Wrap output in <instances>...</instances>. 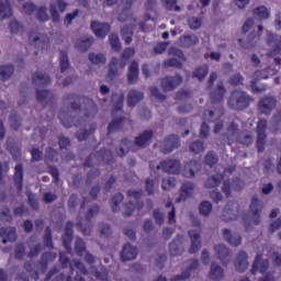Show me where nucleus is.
<instances>
[{"instance_id": "obj_58", "label": "nucleus", "mask_w": 281, "mask_h": 281, "mask_svg": "<svg viewBox=\"0 0 281 281\" xmlns=\"http://www.w3.org/2000/svg\"><path fill=\"white\" fill-rule=\"evenodd\" d=\"M191 153H194L195 155L201 153L203 150V143L201 142H194L190 145Z\"/></svg>"}, {"instance_id": "obj_45", "label": "nucleus", "mask_w": 281, "mask_h": 281, "mask_svg": "<svg viewBox=\"0 0 281 281\" xmlns=\"http://www.w3.org/2000/svg\"><path fill=\"white\" fill-rule=\"evenodd\" d=\"M33 80L35 85H47L49 82V77L41 72L34 75Z\"/></svg>"}, {"instance_id": "obj_38", "label": "nucleus", "mask_w": 281, "mask_h": 281, "mask_svg": "<svg viewBox=\"0 0 281 281\" xmlns=\"http://www.w3.org/2000/svg\"><path fill=\"white\" fill-rule=\"evenodd\" d=\"M121 34L126 43V45L131 44L133 41V26H125L122 29Z\"/></svg>"}, {"instance_id": "obj_10", "label": "nucleus", "mask_w": 281, "mask_h": 281, "mask_svg": "<svg viewBox=\"0 0 281 281\" xmlns=\"http://www.w3.org/2000/svg\"><path fill=\"white\" fill-rule=\"evenodd\" d=\"M181 82H183V79L181 78V76L167 77L162 80V88L166 91H172V89H176V87H179Z\"/></svg>"}, {"instance_id": "obj_49", "label": "nucleus", "mask_w": 281, "mask_h": 281, "mask_svg": "<svg viewBox=\"0 0 281 281\" xmlns=\"http://www.w3.org/2000/svg\"><path fill=\"white\" fill-rule=\"evenodd\" d=\"M168 10L181 11V7L177 5V0H161Z\"/></svg>"}, {"instance_id": "obj_22", "label": "nucleus", "mask_w": 281, "mask_h": 281, "mask_svg": "<svg viewBox=\"0 0 281 281\" xmlns=\"http://www.w3.org/2000/svg\"><path fill=\"white\" fill-rule=\"evenodd\" d=\"M199 170H201V164L199 161H191L186 165L183 175L184 177H188V178L194 177V173L199 172Z\"/></svg>"}, {"instance_id": "obj_6", "label": "nucleus", "mask_w": 281, "mask_h": 281, "mask_svg": "<svg viewBox=\"0 0 281 281\" xmlns=\"http://www.w3.org/2000/svg\"><path fill=\"white\" fill-rule=\"evenodd\" d=\"M265 131H267V120H259L258 125H257V148L259 153H262L265 150Z\"/></svg>"}, {"instance_id": "obj_1", "label": "nucleus", "mask_w": 281, "mask_h": 281, "mask_svg": "<svg viewBox=\"0 0 281 281\" xmlns=\"http://www.w3.org/2000/svg\"><path fill=\"white\" fill-rule=\"evenodd\" d=\"M132 56H135V49L127 48L124 50L122 59L112 58V60L110 61L108 80H113V78L120 76V71H122L124 67H126V60H128V58H132Z\"/></svg>"}, {"instance_id": "obj_3", "label": "nucleus", "mask_w": 281, "mask_h": 281, "mask_svg": "<svg viewBox=\"0 0 281 281\" xmlns=\"http://www.w3.org/2000/svg\"><path fill=\"white\" fill-rule=\"evenodd\" d=\"M227 139H238L240 144L249 146V144L254 143V136L249 134L241 133L238 135V125L233 123L227 131Z\"/></svg>"}, {"instance_id": "obj_40", "label": "nucleus", "mask_w": 281, "mask_h": 281, "mask_svg": "<svg viewBox=\"0 0 281 281\" xmlns=\"http://www.w3.org/2000/svg\"><path fill=\"white\" fill-rule=\"evenodd\" d=\"M169 251L171 256H179L183 251V248H181V244L179 240H175L169 245Z\"/></svg>"}, {"instance_id": "obj_41", "label": "nucleus", "mask_w": 281, "mask_h": 281, "mask_svg": "<svg viewBox=\"0 0 281 281\" xmlns=\"http://www.w3.org/2000/svg\"><path fill=\"white\" fill-rule=\"evenodd\" d=\"M214 249L222 262L224 258H227V256H229V250H227V248L223 245L215 246Z\"/></svg>"}, {"instance_id": "obj_2", "label": "nucleus", "mask_w": 281, "mask_h": 281, "mask_svg": "<svg viewBox=\"0 0 281 281\" xmlns=\"http://www.w3.org/2000/svg\"><path fill=\"white\" fill-rule=\"evenodd\" d=\"M251 102V99L247 93L237 90L234 91L232 97L228 100V105L231 109H234L235 111H243V109H247L249 106V103Z\"/></svg>"}, {"instance_id": "obj_27", "label": "nucleus", "mask_w": 281, "mask_h": 281, "mask_svg": "<svg viewBox=\"0 0 281 281\" xmlns=\"http://www.w3.org/2000/svg\"><path fill=\"white\" fill-rule=\"evenodd\" d=\"M137 76H139V65L137 63H132L130 66V72L127 75L128 82L131 85L137 82Z\"/></svg>"}, {"instance_id": "obj_25", "label": "nucleus", "mask_w": 281, "mask_h": 281, "mask_svg": "<svg viewBox=\"0 0 281 281\" xmlns=\"http://www.w3.org/2000/svg\"><path fill=\"white\" fill-rule=\"evenodd\" d=\"M30 43H32L35 47H46L48 40L47 36H38V35H30L29 37Z\"/></svg>"}, {"instance_id": "obj_37", "label": "nucleus", "mask_w": 281, "mask_h": 281, "mask_svg": "<svg viewBox=\"0 0 281 281\" xmlns=\"http://www.w3.org/2000/svg\"><path fill=\"white\" fill-rule=\"evenodd\" d=\"M89 60L92 61L93 65H104V63H106V57L100 53H91L89 55Z\"/></svg>"}, {"instance_id": "obj_34", "label": "nucleus", "mask_w": 281, "mask_h": 281, "mask_svg": "<svg viewBox=\"0 0 281 281\" xmlns=\"http://www.w3.org/2000/svg\"><path fill=\"white\" fill-rule=\"evenodd\" d=\"M196 269H199V260H192L191 267L188 270L190 273L184 272L181 277H176L172 281H183L186 278H190V276H192Z\"/></svg>"}, {"instance_id": "obj_46", "label": "nucleus", "mask_w": 281, "mask_h": 281, "mask_svg": "<svg viewBox=\"0 0 281 281\" xmlns=\"http://www.w3.org/2000/svg\"><path fill=\"white\" fill-rule=\"evenodd\" d=\"M210 212H212V203L204 201L200 204V214L202 216H207L210 215Z\"/></svg>"}, {"instance_id": "obj_7", "label": "nucleus", "mask_w": 281, "mask_h": 281, "mask_svg": "<svg viewBox=\"0 0 281 281\" xmlns=\"http://www.w3.org/2000/svg\"><path fill=\"white\" fill-rule=\"evenodd\" d=\"M91 30L98 38H104L109 34L111 26L106 23L92 22Z\"/></svg>"}, {"instance_id": "obj_14", "label": "nucleus", "mask_w": 281, "mask_h": 281, "mask_svg": "<svg viewBox=\"0 0 281 281\" xmlns=\"http://www.w3.org/2000/svg\"><path fill=\"white\" fill-rule=\"evenodd\" d=\"M223 236L229 245H233L234 247H237V245H240L243 243V238L238 234H233L231 229H224Z\"/></svg>"}, {"instance_id": "obj_12", "label": "nucleus", "mask_w": 281, "mask_h": 281, "mask_svg": "<svg viewBox=\"0 0 281 281\" xmlns=\"http://www.w3.org/2000/svg\"><path fill=\"white\" fill-rule=\"evenodd\" d=\"M238 209L237 203H231L228 204L223 212L222 220L229 222L235 221L236 218V210Z\"/></svg>"}, {"instance_id": "obj_20", "label": "nucleus", "mask_w": 281, "mask_h": 281, "mask_svg": "<svg viewBox=\"0 0 281 281\" xmlns=\"http://www.w3.org/2000/svg\"><path fill=\"white\" fill-rule=\"evenodd\" d=\"M179 137L177 135H172L166 140V146H168V148H161V151L165 155H168V153H172L175 148H179Z\"/></svg>"}, {"instance_id": "obj_8", "label": "nucleus", "mask_w": 281, "mask_h": 281, "mask_svg": "<svg viewBox=\"0 0 281 281\" xmlns=\"http://www.w3.org/2000/svg\"><path fill=\"white\" fill-rule=\"evenodd\" d=\"M269 269V261L262 259V255L258 254L252 266V273H258V271L262 274L267 273Z\"/></svg>"}, {"instance_id": "obj_16", "label": "nucleus", "mask_w": 281, "mask_h": 281, "mask_svg": "<svg viewBox=\"0 0 281 281\" xmlns=\"http://www.w3.org/2000/svg\"><path fill=\"white\" fill-rule=\"evenodd\" d=\"M137 258V248L133 247L131 244H126L123 247L122 259L123 260H135Z\"/></svg>"}, {"instance_id": "obj_61", "label": "nucleus", "mask_w": 281, "mask_h": 281, "mask_svg": "<svg viewBox=\"0 0 281 281\" xmlns=\"http://www.w3.org/2000/svg\"><path fill=\"white\" fill-rule=\"evenodd\" d=\"M10 27H11L12 34H19L23 32V27L16 21L11 22Z\"/></svg>"}, {"instance_id": "obj_57", "label": "nucleus", "mask_w": 281, "mask_h": 281, "mask_svg": "<svg viewBox=\"0 0 281 281\" xmlns=\"http://www.w3.org/2000/svg\"><path fill=\"white\" fill-rule=\"evenodd\" d=\"M75 249L79 256L85 254V241L81 238H77Z\"/></svg>"}, {"instance_id": "obj_32", "label": "nucleus", "mask_w": 281, "mask_h": 281, "mask_svg": "<svg viewBox=\"0 0 281 281\" xmlns=\"http://www.w3.org/2000/svg\"><path fill=\"white\" fill-rule=\"evenodd\" d=\"M223 115V110L218 109L215 111H205L204 112V120L206 122H216Z\"/></svg>"}, {"instance_id": "obj_28", "label": "nucleus", "mask_w": 281, "mask_h": 281, "mask_svg": "<svg viewBox=\"0 0 281 281\" xmlns=\"http://www.w3.org/2000/svg\"><path fill=\"white\" fill-rule=\"evenodd\" d=\"M209 277L211 280H223V278H225V274L223 273V268L216 266L215 263H212Z\"/></svg>"}, {"instance_id": "obj_15", "label": "nucleus", "mask_w": 281, "mask_h": 281, "mask_svg": "<svg viewBox=\"0 0 281 281\" xmlns=\"http://www.w3.org/2000/svg\"><path fill=\"white\" fill-rule=\"evenodd\" d=\"M135 0H122L123 10L119 15V21H128L131 19V7Z\"/></svg>"}, {"instance_id": "obj_19", "label": "nucleus", "mask_w": 281, "mask_h": 281, "mask_svg": "<svg viewBox=\"0 0 281 281\" xmlns=\"http://www.w3.org/2000/svg\"><path fill=\"white\" fill-rule=\"evenodd\" d=\"M189 236L191 238L190 254H194L201 248V235L196 231H190Z\"/></svg>"}, {"instance_id": "obj_50", "label": "nucleus", "mask_w": 281, "mask_h": 281, "mask_svg": "<svg viewBox=\"0 0 281 281\" xmlns=\"http://www.w3.org/2000/svg\"><path fill=\"white\" fill-rule=\"evenodd\" d=\"M177 186V180L175 178H167L162 180V190H172Z\"/></svg>"}, {"instance_id": "obj_5", "label": "nucleus", "mask_w": 281, "mask_h": 281, "mask_svg": "<svg viewBox=\"0 0 281 281\" xmlns=\"http://www.w3.org/2000/svg\"><path fill=\"white\" fill-rule=\"evenodd\" d=\"M157 169L164 170V172H168L169 175H179L181 164L179 160H165L157 166Z\"/></svg>"}, {"instance_id": "obj_26", "label": "nucleus", "mask_w": 281, "mask_h": 281, "mask_svg": "<svg viewBox=\"0 0 281 281\" xmlns=\"http://www.w3.org/2000/svg\"><path fill=\"white\" fill-rule=\"evenodd\" d=\"M192 192H194V184H192L191 182H186L182 186L180 198L178 201H186L188 196H192Z\"/></svg>"}, {"instance_id": "obj_4", "label": "nucleus", "mask_w": 281, "mask_h": 281, "mask_svg": "<svg viewBox=\"0 0 281 281\" xmlns=\"http://www.w3.org/2000/svg\"><path fill=\"white\" fill-rule=\"evenodd\" d=\"M169 56L173 57L165 61V67H177L178 69L183 67V63H186V56H183V52L171 47L169 49Z\"/></svg>"}, {"instance_id": "obj_63", "label": "nucleus", "mask_w": 281, "mask_h": 281, "mask_svg": "<svg viewBox=\"0 0 281 281\" xmlns=\"http://www.w3.org/2000/svg\"><path fill=\"white\" fill-rule=\"evenodd\" d=\"M254 19H248L245 23H244V25H243V27H241V32L244 33V34H247V32H249V30H251V27H254Z\"/></svg>"}, {"instance_id": "obj_13", "label": "nucleus", "mask_w": 281, "mask_h": 281, "mask_svg": "<svg viewBox=\"0 0 281 281\" xmlns=\"http://www.w3.org/2000/svg\"><path fill=\"white\" fill-rule=\"evenodd\" d=\"M70 267H71V271H76L77 273L75 281H85V278L80 276V273H83V276H87V268H85V265L78 260H74Z\"/></svg>"}, {"instance_id": "obj_29", "label": "nucleus", "mask_w": 281, "mask_h": 281, "mask_svg": "<svg viewBox=\"0 0 281 281\" xmlns=\"http://www.w3.org/2000/svg\"><path fill=\"white\" fill-rule=\"evenodd\" d=\"M199 43V37L196 35H184L180 38L181 47H192Z\"/></svg>"}, {"instance_id": "obj_60", "label": "nucleus", "mask_w": 281, "mask_h": 281, "mask_svg": "<svg viewBox=\"0 0 281 281\" xmlns=\"http://www.w3.org/2000/svg\"><path fill=\"white\" fill-rule=\"evenodd\" d=\"M40 21H49V15L47 14V8H41L37 12Z\"/></svg>"}, {"instance_id": "obj_56", "label": "nucleus", "mask_w": 281, "mask_h": 281, "mask_svg": "<svg viewBox=\"0 0 281 281\" xmlns=\"http://www.w3.org/2000/svg\"><path fill=\"white\" fill-rule=\"evenodd\" d=\"M216 161H218V158H216V155H214V153H209L205 156V164H206V166H210V168H212V166H214V164H216Z\"/></svg>"}, {"instance_id": "obj_23", "label": "nucleus", "mask_w": 281, "mask_h": 281, "mask_svg": "<svg viewBox=\"0 0 281 281\" xmlns=\"http://www.w3.org/2000/svg\"><path fill=\"white\" fill-rule=\"evenodd\" d=\"M252 14L256 19H259V21H265L271 16V12L265 5L254 9Z\"/></svg>"}, {"instance_id": "obj_21", "label": "nucleus", "mask_w": 281, "mask_h": 281, "mask_svg": "<svg viewBox=\"0 0 281 281\" xmlns=\"http://www.w3.org/2000/svg\"><path fill=\"white\" fill-rule=\"evenodd\" d=\"M0 236L3 238L2 243L5 245V243L16 240V229H14V228H1L0 229Z\"/></svg>"}, {"instance_id": "obj_51", "label": "nucleus", "mask_w": 281, "mask_h": 281, "mask_svg": "<svg viewBox=\"0 0 281 281\" xmlns=\"http://www.w3.org/2000/svg\"><path fill=\"white\" fill-rule=\"evenodd\" d=\"M207 71H209V68L207 66H203L201 68H198L193 76L194 78H198L199 80H203V78H205V76H207Z\"/></svg>"}, {"instance_id": "obj_11", "label": "nucleus", "mask_w": 281, "mask_h": 281, "mask_svg": "<svg viewBox=\"0 0 281 281\" xmlns=\"http://www.w3.org/2000/svg\"><path fill=\"white\" fill-rule=\"evenodd\" d=\"M274 106H276V99L273 98H265L259 102L260 112L263 113L265 115H269V113L273 111Z\"/></svg>"}, {"instance_id": "obj_31", "label": "nucleus", "mask_w": 281, "mask_h": 281, "mask_svg": "<svg viewBox=\"0 0 281 281\" xmlns=\"http://www.w3.org/2000/svg\"><path fill=\"white\" fill-rule=\"evenodd\" d=\"M12 74H14V66L12 65L0 66V77L2 78V80H9V78H12Z\"/></svg>"}, {"instance_id": "obj_55", "label": "nucleus", "mask_w": 281, "mask_h": 281, "mask_svg": "<svg viewBox=\"0 0 281 281\" xmlns=\"http://www.w3.org/2000/svg\"><path fill=\"white\" fill-rule=\"evenodd\" d=\"M60 67L61 71H66V69H69V58L67 57L66 53H60Z\"/></svg>"}, {"instance_id": "obj_35", "label": "nucleus", "mask_w": 281, "mask_h": 281, "mask_svg": "<svg viewBox=\"0 0 281 281\" xmlns=\"http://www.w3.org/2000/svg\"><path fill=\"white\" fill-rule=\"evenodd\" d=\"M14 182L19 190L23 188V166L21 165L15 166Z\"/></svg>"}, {"instance_id": "obj_52", "label": "nucleus", "mask_w": 281, "mask_h": 281, "mask_svg": "<svg viewBox=\"0 0 281 281\" xmlns=\"http://www.w3.org/2000/svg\"><path fill=\"white\" fill-rule=\"evenodd\" d=\"M92 43H93V38H88L82 42H78L77 47H78V49H80V52H87V49H89V47H91Z\"/></svg>"}, {"instance_id": "obj_59", "label": "nucleus", "mask_w": 281, "mask_h": 281, "mask_svg": "<svg viewBox=\"0 0 281 281\" xmlns=\"http://www.w3.org/2000/svg\"><path fill=\"white\" fill-rule=\"evenodd\" d=\"M122 122H123L122 119L112 121V123L109 125V133H113V131H117V128L122 126Z\"/></svg>"}, {"instance_id": "obj_24", "label": "nucleus", "mask_w": 281, "mask_h": 281, "mask_svg": "<svg viewBox=\"0 0 281 281\" xmlns=\"http://www.w3.org/2000/svg\"><path fill=\"white\" fill-rule=\"evenodd\" d=\"M12 16V8L8 0H0V19H8Z\"/></svg>"}, {"instance_id": "obj_9", "label": "nucleus", "mask_w": 281, "mask_h": 281, "mask_svg": "<svg viewBox=\"0 0 281 281\" xmlns=\"http://www.w3.org/2000/svg\"><path fill=\"white\" fill-rule=\"evenodd\" d=\"M58 10L60 12H65L67 10V3L63 0H58L56 3L50 4V14L53 16V21L58 22L60 21V15L58 14Z\"/></svg>"}, {"instance_id": "obj_54", "label": "nucleus", "mask_w": 281, "mask_h": 281, "mask_svg": "<svg viewBox=\"0 0 281 281\" xmlns=\"http://www.w3.org/2000/svg\"><path fill=\"white\" fill-rule=\"evenodd\" d=\"M122 201H124V195H122V193H117L112 198V210L114 212H117V205H120Z\"/></svg>"}, {"instance_id": "obj_30", "label": "nucleus", "mask_w": 281, "mask_h": 281, "mask_svg": "<svg viewBox=\"0 0 281 281\" xmlns=\"http://www.w3.org/2000/svg\"><path fill=\"white\" fill-rule=\"evenodd\" d=\"M144 98V93L132 90L128 93L127 104L128 106H135Z\"/></svg>"}, {"instance_id": "obj_36", "label": "nucleus", "mask_w": 281, "mask_h": 281, "mask_svg": "<svg viewBox=\"0 0 281 281\" xmlns=\"http://www.w3.org/2000/svg\"><path fill=\"white\" fill-rule=\"evenodd\" d=\"M150 137H153L151 131L144 132L136 138L137 146H146V144H148V142H150Z\"/></svg>"}, {"instance_id": "obj_17", "label": "nucleus", "mask_w": 281, "mask_h": 281, "mask_svg": "<svg viewBox=\"0 0 281 281\" xmlns=\"http://www.w3.org/2000/svg\"><path fill=\"white\" fill-rule=\"evenodd\" d=\"M74 237V223L68 222L66 225V234L64 236V245L67 251H71V238Z\"/></svg>"}, {"instance_id": "obj_48", "label": "nucleus", "mask_w": 281, "mask_h": 281, "mask_svg": "<svg viewBox=\"0 0 281 281\" xmlns=\"http://www.w3.org/2000/svg\"><path fill=\"white\" fill-rule=\"evenodd\" d=\"M225 95V88L223 86H218L217 93L211 94L213 102H221Z\"/></svg>"}, {"instance_id": "obj_39", "label": "nucleus", "mask_w": 281, "mask_h": 281, "mask_svg": "<svg viewBox=\"0 0 281 281\" xmlns=\"http://www.w3.org/2000/svg\"><path fill=\"white\" fill-rule=\"evenodd\" d=\"M260 209H261L260 201L258 199L254 198L251 205H250V211H251L254 218H256V216H260Z\"/></svg>"}, {"instance_id": "obj_18", "label": "nucleus", "mask_w": 281, "mask_h": 281, "mask_svg": "<svg viewBox=\"0 0 281 281\" xmlns=\"http://www.w3.org/2000/svg\"><path fill=\"white\" fill-rule=\"evenodd\" d=\"M235 267L240 272L247 271L249 268V261H247V252H239L235 261Z\"/></svg>"}, {"instance_id": "obj_33", "label": "nucleus", "mask_w": 281, "mask_h": 281, "mask_svg": "<svg viewBox=\"0 0 281 281\" xmlns=\"http://www.w3.org/2000/svg\"><path fill=\"white\" fill-rule=\"evenodd\" d=\"M240 190L243 188V181L240 180H235L232 184L229 182H224L223 186V192L226 194V196H229V190Z\"/></svg>"}, {"instance_id": "obj_53", "label": "nucleus", "mask_w": 281, "mask_h": 281, "mask_svg": "<svg viewBox=\"0 0 281 281\" xmlns=\"http://www.w3.org/2000/svg\"><path fill=\"white\" fill-rule=\"evenodd\" d=\"M112 100H113V102H115V100H116V106H115L113 113H115V111H122V106L124 104V95L114 94L112 97Z\"/></svg>"}, {"instance_id": "obj_64", "label": "nucleus", "mask_w": 281, "mask_h": 281, "mask_svg": "<svg viewBox=\"0 0 281 281\" xmlns=\"http://www.w3.org/2000/svg\"><path fill=\"white\" fill-rule=\"evenodd\" d=\"M168 48V43H159L155 46V54H164V50Z\"/></svg>"}, {"instance_id": "obj_47", "label": "nucleus", "mask_w": 281, "mask_h": 281, "mask_svg": "<svg viewBox=\"0 0 281 281\" xmlns=\"http://www.w3.org/2000/svg\"><path fill=\"white\" fill-rule=\"evenodd\" d=\"M188 25H189L190 30H199V27H201V25H203V22L201 21V19L193 16V18L189 19Z\"/></svg>"}, {"instance_id": "obj_42", "label": "nucleus", "mask_w": 281, "mask_h": 281, "mask_svg": "<svg viewBox=\"0 0 281 281\" xmlns=\"http://www.w3.org/2000/svg\"><path fill=\"white\" fill-rule=\"evenodd\" d=\"M222 179H223V176H221V175L213 176V177L207 179L205 186L207 188H216V187L220 186Z\"/></svg>"}, {"instance_id": "obj_43", "label": "nucleus", "mask_w": 281, "mask_h": 281, "mask_svg": "<svg viewBox=\"0 0 281 281\" xmlns=\"http://www.w3.org/2000/svg\"><path fill=\"white\" fill-rule=\"evenodd\" d=\"M278 54H281V43L276 46L273 50L268 53L269 58H274L276 65H280L281 59L278 57Z\"/></svg>"}, {"instance_id": "obj_62", "label": "nucleus", "mask_w": 281, "mask_h": 281, "mask_svg": "<svg viewBox=\"0 0 281 281\" xmlns=\"http://www.w3.org/2000/svg\"><path fill=\"white\" fill-rule=\"evenodd\" d=\"M154 218L158 225H164L165 216L161 211H155L154 212Z\"/></svg>"}, {"instance_id": "obj_44", "label": "nucleus", "mask_w": 281, "mask_h": 281, "mask_svg": "<svg viewBox=\"0 0 281 281\" xmlns=\"http://www.w3.org/2000/svg\"><path fill=\"white\" fill-rule=\"evenodd\" d=\"M110 44L112 49H114V52H120V49H122V44L120 43V37H117V35L112 34L110 35Z\"/></svg>"}]
</instances>
